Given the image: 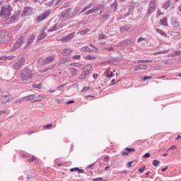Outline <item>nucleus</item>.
Listing matches in <instances>:
<instances>
[{
    "label": "nucleus",
    "instance_id": "obj_1",
    "mask_svg": "<svg viewBox=\"0 0 181 181\" xmlns=\"http://www.w3.org/2000/svg\"><path fill=\"white\" fill-rule=\"evenodd\" d=\"M35 74H33L32 69L29 68H24L20 71V78L22 81H28L29 80H32Z\"/></svg>",
    "mask_w": 181,
    "mask_h": 181
},
{
    "label": "nucleus",
    "instance_id": "obj_2",
    "mask_svg": "<svg viewBox=\"0 0 181 181\" xmlns=\"http://www.w3.org/2000/svg\"><path fill=\"white\" fill-rule=\"evenodd\" d=\"M12 11H13V8L12 6L9 4H6L1 7L0 11V18H3L4 19H8L11 15H12Z\"/></svg>",
    "mask_w": 181,
    "mask_h": 181
},
{
    "label": "nucleus",
    "instance_id": "obj_3",
    "mask_svg": "<svg viewBox=\"0 0 181 181\" xmlns=\"http://www.w3.org/2000/svg\"><path fill=\"white\" fill-rule=\"evenodd\" d=\"M93 69V66L91 64L86 65L83 67L84 72L81 74L79 76V80H84L87 76L90 75V69Z\"/></svg>",
    "mask_w": 181,
    "mask_h": 181
},
{
    "label": "nucleus",
    "instance_id": "obj_4",
    "mask_svg": "<svg viewBox=\"0 0 181 181\" xmlns=\"http://www.w3.org/2000/svg\"><path fill=\"white\" fill-rule=\"evenodd\" d=\"M23 40H25V38L23 37H21L19 39H18L13 47L11 48V52H15L16 49H19V47H21L22 45H23Z\"/></svg>",
    "mask_w": 181,
    "mask_h": 181
},
{
    "label": "nucleus",
    "instance_id": "obj_5",
    "mask_svg": "<svg viewBox=\"0 0 181 181\" xmlns=\"http://www.w3.org/2000/svg\"><path fill=\"white\" fill-rule=\"evenodd\" d=\"M25 58H21L17 62L13 64V69H14V70H19V69L22 68V66H25Z\"/></svg>",
    "mask_w": 181,
    "mask_h": 181
},
{
    "label": "nucleus",
    "instance_id": "obj_6",
    "mask_svg": "<svg viewBox=\"0 0 181 181\" xmlns=\"http://www.w3.org/2000/svg\"><path fill=\"white\" fill-rule=\"evenodd\" d=\"M49 15H50V11L46 10L45 13H42L37 18V21L42 22V21H45V19L47 18Z\"/></svg>",
    "mask_w": 181,
    "mask_h": 181
},
{
    "label": "nucleus",
    "instance_id": "obj_7",
    "mask_svg": "<svg viewBox=\"0 0 181 181\" xmlns=\"http://www.w3.org/2000/svg\"><path fill=\"white\" fill-rule=\"evenodd\" d=\"M9 40V35L6 32L0 33V43H6Z\"/></svg>",
    "mask_w": 181,
    "mask_h": 181
},
{
    "label": "nucleus",
    "instance_id": "obj_8",
    "mask_svg": "<svg viewBox=\"0 0 181 181\" xmlns=\"http://www.w3.org/2000/svg\"><path fill=\"white\" fill-rule=\"evenodd\" d=\"M155 11H156V6L155 5V1H151L149 4L147 13L148 15H152V13H153Z\"/></svg>",
    "mask_w": 181,
    "mask_h": 181
},
{
    "label": "nucleus",
    "instance_id": "obj_9",
    "mask_svg": "<svg viewBox=\"0 0 181 181\" xmlns=\"http://www.w3.org/2000/svg\"><path fill=\"white\" fill-rule=\"evenodd\" d=\"M71 12V8H68L65 9L61 14V18H63V19L66 20L68 19V18L70 16V13Z\"/></svg>",
    "mask_w": 181,
    "mask_h": 181
},
{
    "label": "nucleus",
    "instance_id": "obj_10",
    "mask_svg": "<svg viewBox=\"0 0 181 181\" xmlns=\"http://www.w3.org/2000/svg\"><path fill=\"white\" fill-rule=\"evenodd\" d=\"M146 69H148V65L141 64L136 66L134 71H139V70H146Z\"/></svg>",
    "mask_w": 181,
    "mask_h": 181
},
{
    "label": "nucleus",
    "instance_id": "obj_11",
    "mask_svg": "<svg viewBox=\"0 0 181 181\" xmlns=\"http://www.w3.org/2000/svg\"><path fill=\"white\" fill-rule=\"evenodd\" d=\"M103 9H104V4H97L96 6H95L92 8V11H93V13H95L96 12H99V11H101Z\"/></svg>",
    "mask_w": 181,
    "mask_h": 181
},
{
    "label": "nucleus",
    "instance_id": "obj_12",
    "mask_svg": "<svg viewBox=\"0 0 181 181\" xmlns=\"http://www.w3.org/2000/svg\"><path fill=\"white\" fill-rule=\"evenodd\" d=\"M54 60V56H51L45 58L42 61V64H49V63H52Z\"/></svg>",
    "mask_w": 181,
    "mask_h": 181
},
{
    "label": "nucleus",
    "instance_id": "obj_13",
    "mask_svg": "<svg viewBox=\"0 0 181 181\" xmlns=\"http://www.w3.org/2000/svg\"><path fill=\"white\" fill-rule=\"evenodd\" d=\"M74 37V33H71L66 35L65 37L62 38V42H69V40H71Z\"/></svg>",
    "mask_w": 181,
    "mask_h": 181
},
{
    "label": "nucleus",
    "instance_id": "obj_14",
    "mask_svg": "<svg viewBox=\"0 0 181 181\" xmlns=\"http://www.w3.org/2000/svg\"><path fill=\"white\" fill-rule=\"evenodd\" d=\"M59 29H62V24L57 23L49 29L48 32H54L56 30H59Z\"/></svg>",
    "mask_w": 181,
    "mask_h": 181
},
{
    "label": "nucleus",
    "instance_id": "obj_15",
    "mask_svg": "<svg viewBox=\"0 0 181 181\" xmlns=\"http://www.w3.org/2000/svg\"><path fill=\"white\" fill-rule=\"evenodd\" d=\"M35 97H36V95H30L25 97H23L22 100L23 102L32 101L33 100H35Z\"/></svg>",
    "mask_w": 181,
    "mask_h": 181
},
{
    "label": "nucleus",
    "instance_id": "obj_16",
    "mask_svg": "<svg viewBox=\"0 0 181 181\" xmlns=\"http://www.w3.org/2000/svg\"><path fill=\"white\" fill-rule=\"evenodd\" d=\"M81 52H82L83 53L84 52H87V53H91L93 52H97V51L93 49H90V47H88V46H85V47H83L81 49Z\"/></svg>",
    "mask_w": 181,
    "mask_h": 181
},
{
    "label": "nucleus",
    "instance_id": "obj_17",
    "mask_svg": "<svg viewBox=\"0 0 181 181\" xmlns=\"http://www.w3.org/2000/svg\"><path fill=\"white\" fill-rule=\"evenodd\" d=\"M68 70L71 73L72 77H76V76H77V72L78 71L77 69L74 67H69Z\"/></svg>",
    "mask_w": 181,
    "mask_h": 181
},
{
    "label": "nucleus",
    "instance_id": "obj_18",
    "mask_svg": "<svg viewBox=\"0 0 181 181\" xmlns=\"http://www.w3.org/2000/svg\"><path fill=\"white\" fill-rule=\"evenodd\" d=\"M22 157L24 159H26L28 162H35V160H36V156H35L30 157L29 156L23 155Z\"/></svg>",
    "mask_w": 181,
    "mask_h": 181
},
{
    "label": "nucleus",
    "instance_id": "obj_19",
    "mask_svg": "<svg viewBox=\"0 0 181 181\" xmlns=\"http://www.w3.org/2000/svg\"><path fill=\"white\" fill-rule=\"evenodd\" d=\"M1 101L3 104H6V103L11 101V98H10L9 95H6L1 97Z\"/></svg>",
    "mask_w": 181,
    "mask_h": 181
},
{
    "label": "nucleus",
    "instance_id": "obj_20",
    "mask_svg": "<svg viewBox=\"0 0 181 181\" xmlns=\"http://www.w3.org/2000/svg\"><path fill=\"white\" fill-rule=\"evenodd\" d=\"M46 37V33H45V30H42L38 37H37V41L40 42V40H43Z\"/></svg>",
    "mask_w": 181,
    "mask_h": 181
},
{
    "label": "nucleus",
    "instance_id": "obj_21",
    "mask_svg": "<svg viewBox=\"0 0 181 181\" xmlns=\"http://www.w3.org/2000/svg\"><path fill=\"white\" fill-rule=\"evenodd\" d=\"M71 52H73V50H71V49H63L62 54V56H69V54H71Z\"/></svg>",
    "mask_w": 181,
    "mask_h": 181
},
{
    "label": "nucleus",
    "instance_id": "obj_22",
    "mask_svg": "<svg viewBox=\"0 0 181 181\" xmlns=\"http://www.w3.org/2000/svg\"><path fill=\"white\" fill-rule=\"evenodd\" d=\"M69 170L70 172H78V173H84V170L80 169L78 167L72 168Z\"/></svg>",
    "mask_w": 181,
    "mask_h": 181
},
{
    "label": "nucleus",
    "instance_id": "obj_23",
    "mask_svg": "<svg viewBox=\"0 0 181 181\" xmlns=\"http://www.w3.org/2000/svg\"><path fill=\"white\" fill-rule=\"evenodd\" d=\"M35 40V35H31L28 37L27 40V45H30L31 43H33V41Z\"/></svg>",
    "mask_w": 181,
    "mask_h": 181
},
{
    "label": "nucleus",
    "instance_id": "obj_24",
    "mask_svg": "<svg viewBox=\"0 0 181 181\" xmlns=\"http://www.w3.org/2000/svg\"><path fill=\"white\" fill-rule=\"evenodd\" d=\"M131 28H132L131 25H124L120 28V32L122 33H124V32H127L128 30H129V29H131Z\"/></svg>",
    "mask_w": 181,
    "mask_h": 181
},
{
    "label": "nucleus",
    "instance_id": "obj_25",
    "mask_svg": "<svg viewBox=\"0 0 181 181\" xmlns=\"http://www.w3.org/2000/svg\"><path fill=\"white\" fill-rule=\"evenodd\" d=\"M8 18L6 20L5 23L6 25H11L12 23H15V22H16V21L12 17H8Z\"/></svg>",
    "mask_w": 181,
    "mask_h": 181
},
{
    "label": "nucleus",
    "instance_id": "obj_26",
    "mask_svg": "<svg viewBox=\"0 0 181 181\" xmlns=\"http://www.w3.org/2000/svg\"><path fill=\"white\" fill-rule=\"evenodd\" d=\"M108 18H110V13L108 12H106L105 13L103 14L100 19V21H108Z\"/></svg>",
    "mask_w": 181,
    "mask_h": 181
},
{
    "label": "nucleus",
    "instance_id": "obj_27",
    "mask_svg": "<svg viewBox=\"0 0 181 181\" xmlns=\"http://www.w3.org/2000/svg\"><path fill=\"white\" fill-rule=\"evenodd\" d=\"M32 12V8L30 7H25L23 9V13L24 15L27 16L29 15Z\"/></svg>",
    "mask_w": 181,
    "mask_h": 181
},
{
    "label": "nucleus",
    "instance_id": "obj_28",
    "mask_svg": "<svg viewBox=\"0 0 181 181\" xmlns=\"http://www.w3.org/2000/svg\"><path fill=\"white\" fill-rule=\"evenodd\" d=\"M166 53H169V49H165V50L154 52L153 55L156 56V54H166Z\"/></svg>",
    "mask_w": 181,
    "mask_h": 181
},
{
    "label": "nucleus",
    "instance_id": "obj_29",
    "mask_svg": "<svg viewBox=\"0 0 181 181\" xmlns=\"http://www.w3.org/2000/svg\"><path fill=\"white\" fill-rule=\"evenodd\" d=\"M68 62H70L69 58H62L59 60V64H65V63H68Z\"/></svg>",
    "mask_w": 181,
    "mask_h": 181
},
{
    "label": "nucleus",
    "instance_id": "obj_30",
    "mask_svg": "<svg viewBox=\"0 0 181 181\" xmlns=\"http://www.w3.org/2000/svg\"><path fill=\"white\" fill-rule=\"evenodd\" d=\"M118 8V2L115 1L111 5V9H113V11L115 12Z\"/></svg>",
    "mask_w": 181,
    "mask_h": 181
},
{
    "label": "nucleus",
    "instance_id": "obj_31",
    "mask_svg": "<svg viewBox=\"0 0 181 181\" xmlns=\"http://www.w3.org/2000/svg\"><path fill=\"white\" fill-rule=\"evenodd\" d=\"M136 63H152V60L151 59H139L136 61Z\"/></svg>",
    "mask_w": 181,
    "mask_h": 181
},
{
    "label": "nucleus",
    "instance_id": "obj_32",
    "mask_svg": "<svg viewBox=\"0 0 181 181\" xmlns=\"http://www.w3.org/2000/svg\"><path fill=\"white\" fill-rule=\"evenodd\" d=\"M157 33H159L160 35H161V36H164V37H166V36H168V35L166 34V33L163 32V30L158 28L156 30Z\"/></svg>",
    "mask_w": 181,
    "mask_h": 181
},
{
    "label": "nucleus",
    "instance_id": "obj_33",
    "mask_svg": "<svg viewBox=\"0 0 181 181\" xmlns=\"http://www.w3.org/2000/svg\"><path fill=\"white\" fill-rule=\"evenodd\" d=\"M160 23H161L163 26H168V19H166V18L161 19Z\"/></svg>",
    "mask_w": 181,
    "mask_h": 181
},
{
    "label": "nucleus",
    "instance_id": "obj_34",
    "mask_svg": "<svg viewBox=\"0 0 181 181\" xmlns=\"http://www.w3.org/2000/svg\"><path fill=\"white\" fill-rule=\"evenodd\" d=\"M91 6H93V4H89L88 6H86L85 8H83L81 11V13H83V12H86V11H87L88 9H90V8H91Z\"/></svg>",
    "mask_w": 181,
    "mask_h": 181
},
{
    "label": "nucleus",
    "instance_id": "obj_35",
    "mask_svg": "<svg viewBox=\"0 0 181 181\" xmlns=\"http://www.w3.org/2000/svg\"><path fill=\"white\" fill-rule=\"evenodd\" d=\"M176 56H181V51L177 49L172 54V57H176Z\"/></svg>",
    "mask_w": 181,
    "mask_h": 181
},
{
    "label": "nucleus",
    "instance_id": "obj_36",
    "mask_svg": "<svg viewBox=\"0 0 181 181\" xmlns=\"http://www.w3.org/2000/svg\"><path fill=\"white\" fill-rule=\"evenodd\" d=\"M19 16H21V11L15 13L14 15H13L11 17L16 21H18V18H19Z\"/></svg>",
    "mask_w": 181,
    "mask_h": 181
},
{
    "label": "nucleus",
    "instance_id": "obj_37",
    "mask_svg": "<svg viewBox=\"0 0 181 181\" xmlns=\"http://www.w3.org/2000/svg\"><path fill=\"white\" fill-rule=\"evenodd\" d=\"M95 59H97V56L95 55H88L86 57V60H95Z\"/></svg>",
    "mask_w": 181,
    "mask_h": 181
},
{
    "label": "nucleus",
    "instance_id": "obj_38",
    "mask_svg": "<svg viewBox=\"0 0 181 181\" xmlns=\"http://www.w3.org/2000/svg\"><path fill=\"white\" fill-rule=\"evenodd\" d=\"M160 163V161L158 160H153L152 162V165H154L155 168H158Z\"/></svg>",
    "mask_w": 181,
    "mask_h": 181
},
{
    "label": "nucleus",
    "instance_id": "obj_39",
    "mask_svg": "<svg viewBox=\"0 0 181 181\" xmlns=\"http://www.w3.org/2000/svg\"><path fill=\"white\" fill-rule=\"evenodd\" d=\"M42 83H39V84H33V88H37L38 90H40V88H42Z\"/></svg>",
    "mask_w": 181,
    "mask_h": 181
},
{
    "label": "nucleus",
    "instance_id": "obj_40",
    "mask_svg": "<svg viewBox=\"0 0 181 181\" xmlns=\"http://www.w3.org/2000/svg\"><path fill=\"white\" fill-rule=\"evenodd\" d=\"M125 151H127L129 153H131V152H135V148L126 147Z\"/></svg>",
    "mask_w": 181,
    "mask_h": 181
},
{
    "label": "nucleus",
    "instance_id": "obj_41",
    "mask_svg": "<svg viewBox=\"0 0 181 181\" xmlns=\"http://www.w3.org/2000/svg\"><path fill=\"white\" fill-rule=\"evenodd\" d=\"M104 50H107V52H114L115 49L113 47H104Z\"/></svg>",
    "mask_w": 181,
    "mask_h": 181
},
{
    "label": "nucleus",
    "instance_id": "obj_42",
    "mask_svg": "<svg viewBox=\"0 0 181 181\" xmlns=\"http://www.w3.org/2000/svg\"><path fill=\"white\" fill-rule=\"evenodd\" d=\"M71 4L70 1L66 2L64 4L62 5V8H68V6H70Z\"/></svg>",
    "mask_w": 181,
    "mask_h": 181
},
{
    "label": "nucleus",
    "instance_id": "obj_43",
    "mask_svg": "<svg viewBox=\"0 0 181 181\" xmlns=\"http://www.w3.org/2000/svg\"><path fill=\"white\" fill-rule=\"evenodd\" d=\"M180 25V23L177 21H174L173 23V28H179Z\"/></svg>",
    "mask_w": 181,
    "mask_h": 181
},
{
    "label": "nucleus",
    "instance_id": "obj_44",
    "mask_svg": "<svg viewBox=\"0 0 181 181\" xmlns=\"http://www.w3.org/2000/svg\"><path fill=\"white\" fill-rule=\"evenodd\" d=\"M169 6H170V2L167 1L163 4V8L165 9H168V8H169Z\"/></svg>",
    "mask_w": 181,
    "mask_h": 181
},
{
    "label": "nucleus",
    "instance_id": "obj_45",
    "mask_svg": "<svg viewBox=\"0 0 181 181\" xmlns=\"http://www.w3.org/2000/svg\"><path fill=\"white\" fill-rule=\"evenodd\" d=\"M146 166H145V165L141 167V168L139 169V173H144V172H145V169H146Z\"/></svg>",
    "mask_w": 181,
    "mask_h": 181
},
{
    "label": "nucleus",
    "instance_id": "obj_46",
    "mask_svg": "<svg viewBox=\"0 0 181 181\" xmlns=\"http://www.w3.org/2000/svg\"><path fill=\"white\" fill-rule=\"evenodd\" d=\"M53 127V124H48L44 126L45 129H50Z\"/></svg>",
    "mask_w": 181,
    "mask_h": 181
},
{
    "label": "nucleus",
    "instance_id": "obj_47",
    "mask_svg": "<svg viewBox=\"0 0 181 181\" xmlns=\"http://www.w3.org/2000/svg\"><path fill=\"white\" fill-rule=\"evenodd\" d=\"M99 40H103V39H107V36L104 34H100L98 37Z\"/></svg>",
    "mask_w": 181,
    "mask_h": 181
},
{
    "label": "nucleus",
    "instance_id": "obj_48",
    "mask_svg": "<svg viewBox=\"0 0 181 181\" xmlns=\"http://www.w3.org/2000/svg\"><path fill=\"white\" fill-rule=\"evenodd\" d=\"M81 57V55H74L72 57V59L73 60H80Z\"/></svg>",
    "mask_w": 181,
    "mask_h": 181
},
{
    "label": "nucleus",
    "instance_id": "obj_49",
    "mask_svg": "<svg viewBox=\"0 0 181 181\" xmlns=\"http://www.w3.org/2000/svg\"><path fill=\"white\" fill-rule=\"evenodd\" d=\"M148 158H151V153H146L144 156H143V158L144 159H146Z\"/></svg>",
    "mask_w": 181,
    "mask_h": 181
},
{
    "label": "nucleus",
    "instance_id": "obj_50",
    "mask_svg": "<svg viewBox=\"0 0 181 181\" xmlns=\"http://www.w3.org/2000/svg\"><path fill=\"white\" fill-rule=\"evenodd\" d=\"M91 13H94V12L93 11V8L86 11L85 15H90Z\"/></svg>",
    "mask_w": 181,
    "mask_h": 181
},
{
    "label": "nucleus",
    "instance_id": "obj_51",
    "mask_svg": "<svg viewBox=\"0 0 181 181\" xmlns=\"http://www.w3.org/2000/svg\"><path fill=\"white\" fill-rule=\"evenodd\" d=\"M127 44H126V42L125 40L124 41H122V42H120L118 45V46H120V47H122V46H125Z\"/></svg>",
    "mask_w": 181,
    "mask_h": 181
},
{
    "label": "nucleus",
    "instance_id": "obj_52",
    "mask_svg": "<svg viewBox=\"0 0 181 181\" xmlns=\"http://www.w3.org/2000/svg\"><path fill=\"white\" fill-rule=\"evenodd\" d=\"M15 59V56H6V60H13Z\"/></svg>",
    "mask_w": 181,
    "mask_h": 181
},
{
    "label": "nucleus",
    "instance_id": "obj_53",
    "mask_svg": "<svg viewBox=\"0 0 181 181\" xmlns=\"http://www.w3.org/2000/svg\"><path fill=\"white\" fill-rule=\"evenodd\" d=\"M69 66H73L74 67H78V66H80V65L78 64V63H74V62H73V63H71V64H69Z\"/></svg>",
    "mask_w": 181,
    "mask_h": 181
},
{
    "label": "nucleus",
    "instance_id": "obj_54",
    "mask_svg": "<svg viewBox=\"0 0 181 181\" xmlns=\"http://www.w3.org/2000/svg\"><path fill=\"white\" fill-rule=\"evenodd\" d=\"M173 149H177V146L173 145V146H171L170 148H168V151H172Z\"/></svg>",
    "mask_w": 181,
    "mask_h": 181
},
{
    "label": "nucleus",
    "instance_id": "obj_55",
    "mask_svg": "<svg viewBox=\"0 0 181 181\" xmlns=\"http://www.w3.org/2000/svg\"><path fill=\"white\" fill-rule=\"evenodd\" d=\"M151 78H152V76H144L143 80L146 81V80H151Z\"/></svg>",
    "mask_w": 181,
    "mask_h": 181
},
{
    "label": "nucleus",
    "instance_id": "obj_56",
    "mask_svg": "<svg viewBox=\"0 0 181 181\" xmlns=\"http://www.w3.org/2000/svg\"><path fill=\"white\" fill-rule=\"evenodd\" d=\"M88 90H90V87H84V88L82 89L81 92H82V93H86V91H88Z\"/></svg>",
    "mask_w": 181,
    "mask_h": 181
},
{
    "label": "nucleus",
    "instance_id": "obj_57",
    "mask_svg": "<svg viewBox=\"0 0 181 181\" xmlns=\"http://www.w3.org/2000/svg\"><path fill=\"white\" fill-rule=\"evenodd\" d=\"M107 77H108V78H111V77H114V72H111L110 74H107Z\"/></svg>",
    "mask_w": 181,
    "mask_h": 181
},
{
    "label": "nucleus",
    "instance_id": "obj_58",
    "mask_svg": "<svg viewBox=\"0 0 181 181\" xmlns=\"http://www.w3.org/2000/svg\"><path fill=\"white\" fill-rule=\"evenodd\" d=\"M126 42V45H131L132 43V40H124Z\"/></svg>",
    "mask_w": 181,
    "mask_h": 181
},
{
    "label": "nucleus",
    "instance_id": "obj_59",
    "mask_svg": "<svg viewBox=\"0 0 181 181\" xmlns=\"http://www.w3.org/2000/svg\"><path fill=\"white\" fill-rule=\"evenodd\" d=\"M22 102H23V100H22V98H21V99H17V100L15 101V103H16V104H18V103H20V104H21V103H22Z\"/></svg>",
    "mask_w": 181,
    "mask_h": 181
},
{
    "label": "nucleus",
    "instance_id": "obj_60",
    "mask_svg": "<svg viewBox=\"0 0 181 181\" xmlns=\"http://www.w3.org/2000/svg\"><path fill=\"white\" fill-rule=\"evenodd\" d=\"M36 132H37V131H30L28 132V135H32V134H36Z\"/></svg>",
    "mask_w": 181,
    "mask_h": 181
},
{
    "label": "nucleus",
    "instance_id": "obj_61",
    "mask_svg": "<svg viewBox=\"0 0 181 181\" xmlns=\"http://www.w3.org/2000/svg\"><path fill=\"white\" fill-rule=\"evenodd\" d=\"M93 180V181H101V180H104L103 179V177H98V178H94Z\"/></svg>",
    "mask_w": 181,
    "mask_h": 181
},
{
    "label": "nucleus",
    "instance_id": "obj_62",
    "mask_svg": "<svg viewBox=\"0 0 181 181\" xmlns=\"http://www.w3.org/2000/svg\"><path fill=\"white\" fill-rule=\"evenodd\" d=\"M125 155H129V153H128V151H123L122 153V156H125Z\"/></svg>",
    "mask_w": 181,
    "mask_h": 181
},
{
    "label": "nucleus",
    "instance_id": "obj_63",
    "mask_svg": "<svg viewBox=\"0 0 181 181\" xmlns=\"http://www.w3.org/2000/svg\"><path fill=\"white\" fill-rule=\"evenodd\" d=\"M63 1V0H57V2L55 3V5H60V4H62V2Z\"/></svg>",
    "mask_w": 181,
    "mask_h": 181
},
{
    "label": "nucleus",
    "instance_id": "obj_64",
    "mask_svg": "<svg viewBox=\"0 0 181 181\" xmlns=\"http://www.w3.org/2000/svg\"><path fill=\"white\" fill-rule=\"evenodd\" d=\"M112 61H105V65L111 64Z\"/></svg>",
    "mask_w": 181,
    "mask_h": 181
}]
</instances>
